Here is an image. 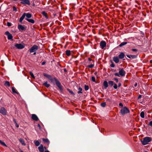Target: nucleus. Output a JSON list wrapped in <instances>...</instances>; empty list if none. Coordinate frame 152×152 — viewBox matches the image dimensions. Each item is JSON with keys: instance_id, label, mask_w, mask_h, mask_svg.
I'll return each mask as SVG.
<instances>
[{"instance_id": "nucleus-1", "label": "nucleus", "mask_w": 152, "mask_h": 152, "mask_svg": "<svg viewBox=\"0 0 152 152\" xmlns=\"http://www.w3.org/2000/svg\"><path fill=\"white\" fill-rule=\"evenodd\" d=\"M151 140V137H146L143 138V140H141V142L143 145H146L149 142H150Z\"/></svg>"}, {"instance_id": "nucleus-2", "label": "nucleus", "mask_w": 152, "mask_h": 152, "mask_svg": "<svg viewBox=\"0 0 152 152\" xmlns=\"http://www.w3.org/2000/svg\"><path fill=\"white\" fill-rule=\"evenodd\" d=\"M120 112L122 115H124L126 113H129V110L126 107H124L121 110Z\"/></svg>"}, {"instance_id": "nucleus-3", "label": "nucleus", "mask_w": 152, "mask_h": 152, "mask_svg": "<svg viewBox=\"0 0 152 152\" xmlns=\"http://www.w3.org/2000/svg\"><path fill=\"white\" fill-rule=\"evenodd\" d=\"M38 46L36 45H33L30 49L29 51L31 53L36 52L38 49Z\"/></svg>"}, {"instance_id": "nucleus-4", "label": "nucleus", "mask_w": 152, "mask_h": 152, "mask_svg": "<svg viewBox=\"0 0 152 152\" xmlns=\"http://www.w3.org/2000/svg\"><path fill=\"white\" fill-rule=\"evenodd\" d=\"M0 113L3 115H6L7 113V110L4 107H2L0 109Z\"/></svg>"}, {"instance_id": "nucleus-5", "label": "nucleus", "mask_w": 152, "mask_h": 152, "mask_svg": "<svg viewBox=\"0 0 152 152\" xmlns=\"http://www.w3.org/2000/svg\"><path fill=\"white\" fill-rule=\"evenodd\" d=\"M15 46L18 49H22L24 48V45L20 43L16 44L15 45Z\"/></svg>"}, {"instance_id": "nucleus-6", "label": "nucleus", "mask_w": 152, "mask_h": 152, "mask_svg": "<svg viewBox=\"0 0 152 152\" xmlns=\"http://www.w3.org/2000/svg\"><path fill=\"white\" fill-rule=\"evenodd\" d=\"M119 74L121 76H124L125 74V72L123 69H119Z\"/></svg>"}, {"instance_id": "nucleus-7", "label": "nucleus", "mask_w": 152, "mask_h": 152, "mask_svg": "<svg viewBox=\"0 0 152 152\" xmlns=\"http://www.w3.org/2000/svg\"><path fill=\"white\" fill-rule=\"evenodd\" d=\"M18 28L20 31L25 30H26V28L24 25H18Z\"/></svg>"}, {"instance_id": "nucleus-8", "label": "nucleus", "mask_w": 152, "mask_h": 152, "mask_svg": "<svg viewBox=\"0 0 152 152\" xmlns=\"http://www.w3.org/2000/svg\"><path fill=\"white\" fill-rule=\"evenodd\" d=\"M106 43L104 41H102L100 43V46L102 49H104V48L106 47Z\"/></svg>"}, {"instance_id": "nucleus-9", "label": "nucleus", "mask_w": 152, "mask_h": 152, "mask_svg": "<svg viewBox=\"0 0 152 152\" xmlns=\"http://www.w3.org/2000/svg\"><path fill=\"white\" fill-rule=\"evenodd\" d=\"M54 80H55V81L56 83L57 86L60 89H61V84L59 82V81H58L55 78H54Z\"/></svg>"}, {"instance_id": "nucleus-10", "label": "nucleus", "mask_w": 152, "mask_h": 152, "mask_svg": "<svg viewBox=\"0 0 152 152\" xmlns=\"http://www.w3.org/2000/svg\"><path fill=\"white\" fill-rule=\"evenodd\" d=\"M31 118L33 120L35 121H37L39 119L37 116L34 114L32 115Z\"/></svg>"}, {"instance_id": "nucleus-11", "label": "nucleus", "mask_w": 152, "mask_h": 152, "mask_svg": "<svg viewBox=\"0 0 152 152\" xmlns=\"http://www.w3.org/2000/svg\"><path fill=\"white\" fill-rule=\"evenodd\" d=\"M38 149L40 152H44V148L42 145H41L40 146L38 147Z\"/></svg>"}, {"instance_id": "nucleus-12", "label": "nucleus", "mask_w": 152, "mask_h": 152, "mask_svg": "<svg viewBox=\"0 0 152 152\" xmlns=\"http://www.w3.org/2000/svg\"><path fill=\"white\" fill-rule=\"evenodd\" d=\"M26 13H24L23 14L22 16L19 19V22L21 23L22 22V21L23 20V19L24 18L25 16V15Z\"/></svg>"}, {"instance_id": "nucleus-13", "label": "nucleus", "mask_w": 152, "mask_h": 152, "mask_svg": "<svg viewBox=\"0 0 152 152\" xmlns=\"http://www.w3.org/2000/svg\"><path fill=\"white\" fill-rule=\"evenodd\" d=\"M113 61L116 63H118L119 62V58L116 56L114 57L113 58Z\"/></svg>"}, {"instance_id": "nucleus-14", "label": "nucleus", "mask_w": 152, "mask_h": 152, "mask_svg": "<svg viewBox=\"0 0 152 152\" xmlns=\"http://www.w3.org/2000/svg\"><path fill=\"white\" fill-rule=\"evenodd\" d=\"M25 19L28 21L32 23H34L35 22L34 20L32 19H29L27 18H26Z\"/></svg>"}, {"instance_id": "nucleus-15", "label": "nucleus", "mask_w": 152, "mask_h": 152, "mask_svg": "<svg viewBox=\"0 0 152 152\" xmlns=\"http://www.w3.org/2000/svg\"><path fill=\"white\" fill-rule=\"evenodd\" d=\"M127 57L129 58H136V56L134 55H127Z\"/></svg>"}, {"instance_id": "nucleus-16", "label": "nucleus", "mask_w": 152, "mask_h": 152, "mask_svg": "<svg viewBox=\"0 0 152 152\" xmlns=\"http://www.w3.org/2000/svg\"><path fill=\"white\" fill-rule=\"evenodd\" d=\"M119 58L121 59H122L124 57V54L123 53H121L118 56Z\"/></svg>"}, {"instance_id": "nucleus-17", "label": "nucleus", "mask_w": 152, "mask_h": 152, "mask_svg": "<svg viewBox=\"0 0 152 152\" xmlns=\"http://www.w3.org/2000/svg\"><path fill=\"white\" fill-rule=\"evenodd\" d=\"M19 140L23 145L24 146L26 145V144L25 143L23 139L20 138Z\"/></svg>"}, {"instance_id": "nucleus-18", "label": "nucleus", "mask_w": 152, "mask_h": 152, "mask_svg": "<svg viewBox=\"0 0 152 152\" xmlns=\"http://www.w3.org/2000/svg\"><path fill=\"white\" fill-rule=\"evenodd\" d=\"M25 16H26V18H31V15L29 13H26Z\"/></svg>"}, {"instance_id": "nucleus-19", "label": "nucleus", "mask_w": 152, "mask_h": 152, "mask_svg": "<svg viewBox=\"0 0 152 152\" xmlns=\"http://www.w3.org/2000/svg\"><path fill=\"white\" fill-rule=\"evenodd\" d=\"M103 86L105 88H107L108 87V83L107 81H105L104 82Z\"/></svg>"}, {"instance_id": "nucleus-20", "label": "nucleus", "mask_w": 152, "mask_h": 152, "mask_svg": "<svg viewBox=\"0 0 152 152\" xmlns=\"http://www.w3.org/2000/svg\"><path fill=\"white\" fill-rule=\"evenodd\" d=\"M42 15L45 17L47 19L48 18V16L47 15V13L45 11H43L42 12Z\"/></svg>"}, {"instance_id": "nucleus-21", "label": "nucleus", "mask_w": 152, "mask_h": 152, "mask_svg": "<svg viewBox=\"0 0 152 152\" xmlns=\"http://www.w3.org/2000/svg\"><path fill=\"white\" fill-rule=\"evenodd\" d=\"M12 38L13 37L11 34L7 36V38L8 39H11L12 40H13Z\"/></svg>"}, {"instance_id": "nucleus-22", "label": "nucleus", "mask_w": 152, "mask_h": 152, "mask_svg": "<svg viewBox=\"0 0 152 152\" xmlns=\"http://www.w3.org/2000/svg\"><path fill=\"white\" fill-rule=\"evenodd\" d=\"M43 141L45 142L46 143L48 144L49 143V141L47 139H42Z\"/></svg>"}, {"instance_id": "nucleus-23", "label": "nucleus", "mask_w": 152, "mask_h": 152, "mask_svg": "<svg viewBox=\"0 0 152 152\" xmlns=\"http://www.w3.org/2000/svg\"><path fill=\"white\" fill-rule=\"evenodd\" d=\"M43 75L44 76L46 77H47L48 78H50L51 77V76L50 75H48L46 73H44L43 74Z\"/></svg>"}, {"instance_id": "nucleus-24", "label": "nucleus", "mask_w": 152, "mask_h": 152, "mask_svg": "<svg viewBox=\"0 0 152 152\" xmlns=\"http://www.w3.org/2000/svg\"><path fill=\"white\" fill-rule=\"evenodd\" d=\"M66 54L67 56H69L70 55V51L69 50H67L66 51Z\"/></svg>"}, {"instance_id": "nucleus-25", "label": "nucleus", "mask_w": 152, "mask_h": 152, "mask_svg": "<svg viewBox=\"0 0 152 152\" xmlns=\"http://www.w3.org/2000/svg\"><path fill=\"white\" fill-rule=\"evenodd\" d=\"M4 85L5 86H7L8 87H9L10 86V82L9 81H6L5 82V83H4Z\"/></svg>"}, {"instance_id": "nucleus-26", "label": "nucleus", "mask_w": 152, "mask_h": 152, "mask_svg": "<svg viewBox=\"0 0 152 152\" xmlns=\"http://www.w3.org/2000/svg\"><path fill=\"white\" fill-rule=\"evenodd\" d=\"M140 116L142 118H143L145 117L144 113V112L142 111L140 113Z\"/></svg>"}, {"instance_id": "nucleus-27", "label": "nucleus", "mask_w": 152, "mask_h": 152, "mask_svg": "<svg viewBox=\"0 0 152 152\" xmlns=\"http://www.w3.org/2000/svg\"><path fill=\"white\" fill-rule=\"evenodd\" d=\"M43 85L47 88L50 86V84H48L47 82H46Z\"/></svg>"}, {"instance_id": "nucleus-28", "label": "nucleus", "mask_w": 152, "mask_h": 152, "mask_svg": "<svg viewBox=\"0 0 152 152\" xmlns=\"http://www.w3.org/2000/svg\"><path fill=\"white\" fill-rule=\"evenodd\" d=\"M0 143H1V144L2 145H3V146H4L5 147H7V145L5 144V143L2 141L1 140H0Z\"/></svg>"}, {"instance_id": "nucleus-29", "label": "nucleus", "mask_w": 152, "mask_h": 152, "mask_svg": "<svg viewBox=\"0 0 152 152\" xmlns=\"http://www.w3.org/2000/svg\"><path fill=\"white\" fill-rule=\"evenodd\" d=\"M108 83L111 86H112L114 84V82L113 81H110L108 82Z\"/></svg>"}, {"instance_id": "nucleus-30", "label": "nucleus", "mask_w": 152, "mask_h": 152, "mask_svg": "<svg viewBox=\"0 0 152 152\" xmlns=\"http://www.w3.org/2000/svg\"><path fill=\"white\" fill-rule=\"evenodd\" d=\"M127 44V42H123L120 44L119 45V47H121L122 46L126 45Z\"/></svg>"}, {"instance_id": "nucleus-31", "label": "nucleus", "mask_w": 152, "mask_h": 152, "mask_svg": "<svg viewBox=\"0 0 152 152\" xmlns=\"http://www.w3.org/2000/svg\"><path fill=\"white\" fill-rule=\"evenodd\" d=\"M78 90H79V91L77 92V93L78 94L82 93V89L80 87L79 88Z\"/></svg>"}, {"instance_id": "nucleus-32", "label": "nucleus", "mask_w": 152, "mask_h": 152, "mask_svg": "<svg viewBox=\"0 0 152 152\" xmlns=\"http://www.w3.org/2000/svg\"><path fill=\"white\" fill-rule=\"evenodd\" d=\"M12 92L13 93H17V92L15 90V88L14 87H12Z\"/></svg>"}, {"instance_id": "nucleus-33", "label": "nucleus", "mask_w": 152, "mask_h": 152, "mask_svg": "<svg viewBox=\"0 0 152 152\" xmlns=\"http://www.w3.org/2000/svg\"><path fill=\"white\" fill-rule=\"evenodd\" d=\"M35 144L37 146H38L40 144V143L38 141H36L35 142Z\"/></svg>"}, {"instance_id": "nucleus-34", "label": "nucleus", "mask_w": 152, "mask_h": 152, "mask_svg": "<svg viewBox=\"0 0 152 152\" xmlns=\"http://www.w3.org/2000/svg\"><path fill=\"white\" fill-rule=\"evenodd\" d=\"M29 73L31 76L33 78H34L35 77L33 74L31 72H29Z\"/></svg>"}, {"instance_id": "nucleus-35", "label": "nucleus", "mask_w": 152, "mask_h": 152, "mask_svg": "<svg viewBox=\"0 0 152 152\" xmlns=\"http://www.w3.org/2000/svg\"><path fill=\"white\" fill-rule=\"evenodd\" d=\"M101 106L103 107H104L106 105V104L105 102L102 103L101 104Z\"/></svg>"}, {"instance_id": "nucleus-36", "label": "nucleus", "mask_w": 152, "mask_h": 152, "mask_svg": "<svg viewBox=\"0 0 152 152\" xmlns=\"http://www.w3.org/2000/svg\"><path fill=\"white\" fill-rule=\"evenodd\" d=\"M85 89L86 90H88L89 89V87L88 86L85 85Z\"/></svg>"}, {"instance_id": "nucleus-37", "label": "nucleus", "mask_w": 152, "mask_h": 152, "mask_svg": "<svg viewBox=\"0 0 152 152\" xmlns=\"http://www.w3.org/2000/svg\"><path fill=\"white\" fill-rule=\"evenodd\" d=\"M91 80L93 82H95V77H94V76H92L91 77Z\"/></svg>"}, {"instance_id": "nucleus-38", "label": "nucleus", "mask_w": 152, "mask_h": 152, "mask_svg": "<svg viewBox=\"0 0 152 152\" xmlns=\"http://www.w3.org/2000/svg\"><path fill=\"white\" fill-rule=\"evenodd\" d=\"M94 66V65L93 64H91L88 66V67L90 68H92Z\"/></svg>"}, {"instance_id": "nucleus-39", "label": "nucleus", "mask_w": 152, "mask_h": 152, "mask_svg": "<svg viewBox=\"0 0 152 152\" xmlns=\"http://www.w3.org/2000/svg\"><path fill=\"white\" fill-rule=\"evenodd\" d=\"M5 34L8 36L10 34H11L8 31H7L5 32Z\"/></svg>"}, {"instance_id": "nucleus-40", "label": "nucleus", "mask_w": 152, "mask_h": 152, "mask_svg": "<svg viewBox=\"0 0 152 152\" xmlns=\"http://www.w3.org/2000/svg\"><path fill=\"white\" fill-rule=\"evenodd\" d=\"M13 11H17V9L15 7V6H14L13 7Z\"/></svg>"}, {"instance_id": "nucleus-41", "label": "nucleus", "mask_w": 152, "mask_h": 152, "mask_svg": "<svg viewBox=\"0 0 152 152\" xmlns=\"http://www.w3.org/2000/svg\"><path fill=\"white\" fill-rule=\"evenodd\" d=\"M113 88L114 89H116L117 88V85L116 84H114V85L113 86Z\"/></svg>"}, {"instance_id": "nucleus-42", "label": "nucleus", "mask_w": 152, "mask_h": 152, "mask_svg": "<svg viewBox=\"0 0 152 152\" xmlns=\"http://www.w3.org/2000/svg\"><path fill=\"white\" fill-rule=\"evenodd\" d=\"M12 23H11L7 22V26H11Z\"/></svg>"}, {"instance_id": "nucleus-43", "label": "nucleus", "mask_w": 152, "mask_h": 152, "mask_svg": "<svg viewBox=\"0 0 152 152\" xmlns=\"http://www.w3.org/2000/svg\"><path fill=\"white\" fill-rule=\"evenodd\" d=\"M114 75H115V76H117L118 77H119L120 76H119V74L117 73H115L114 74Z\"/></svg>"}, {"instance_id": "nucleus-44", "label": "nucleus", "mask_w": 152, "mask_h": 152, "mask_svg": "<svg viewBox=\"0 0 152 152\" xmlns=\"http://www.w3.org/2000/svg\"><path fill=\"white\" fill-rule=\"evenodd\" d=\"M149 125L152 127V121L149 122Z\"/></svg>"}, {"instance_id": "nucleus-45", "label": "nucleus", "mask_w": 152, "mask_h": 152, "mask_svg": "<svg viewBox=\"0 0 152 152\" xmlns=\"http://www.w3.org/2000/svg\"><path fill=\"white\" fill-rule=\"evenodd\" d=\"M132 50L133 51L136 52V51H137V49H132Z\"/></svg>"}, {"instance_id": "nucleus-46", "label": "nucleus", "mask_w": 152, "mask_h": 152, "mask_svg": "<svg viewBox=\"0 0 152 152\" xmlns=\"http://www.w3.org/2000/svg\"><path fill=\"white\" fill-rule=\"evenodd\" d=\"M114 80L116 81V82L117 83L118 81V80L117 78H115L114 79Z\"/></svg>"}, {"instance_id": "nucleus-47", "label": "nucleus", "mask_w": 152, "mask_h": 152, "mask_svg": "<svg viewBox=\"0 0 152 152\" xmlns=\"http://www.w3.org/2000/svg\"><path fill=\"white\" fill-rule=\"evenodd\" d=\"M119 105L120 106H121L122 107L123 106V104L121 103H120L119 104Z\"/></svg>"}, {"instance_id": "nucleus-48", "label": "nucleus", "mask_w": 152, "mask_h": 152, "mask_svg": "<svg viewBox=\"0 0 152 152\" xmlns=\"http://www.w3.org/2000/svg\"><path fill=\"white\" fill-rule=\"evenodd\" d=\"M15 126L18 128V127H19V125L17 124V123H15Z\"/></svg>"}, {"instance_id": "nucleus-49", "label": "nucleus", "mask_w": 152, "mask_h": 152, "mask_svg": "<svg viewBox=\"0 0 152 152\" xmlns=\"http://www.w3.org/2000/svg\"><path fill=\"white\" fill-rule=\"evenodd\" d=\"M112 67H114L115 66V65L114 64H111L110 65Z\"/></svg>"}, {"instance_id": "nucleus-50", "label": "nucleus", "mask_w": 152, "mask_h": 152, "mask_svg": "<svg viewBox=\"0 0 152 152\" xmlns=\"http://www.w3.org/2000/svg\"><path fill=\"white\" fill-rule=\"evenodd\" d=\"M141 97H142V95H140L138 97V99H140L141 98Z\"/></svg>"}, {"instance_id": "nucleus-51", "label": "nucleus", "mask_w": 152, "mask_h": 152, "mask_svg": "<svg viewBox=\"0 0 152 152\" xmlns=\"http://www.w3.org/2000/svg\"><path fill=\"white\" fill-rule=\"evenodd\" d=\"M45 64V61H44V62H43L42 63V65H44Z\"/></svg>"}, {"instance_id": "nucleus-52", "label": "nucleus", "mask_w": 152, "mask_h": 152, "mask_svg": "<svg viewBox=\"0 0 152 152\" xmlns=\"http://www.w3.org/2000/svg\"><path fill=\"white\" fill-rule=\"evenodd\" d=\"M69 91L72 94H74V93L72 91Z\"/></svg>"}, {"instance_id": "nucleus-53", "label": "nucleus", "mask_w": 152, "mask_h": 152, "mask_svg": "<svg viewBox=\"0 0 152 152\" xmlns=\"http://www.w3.org/2000/svg\"><path fill=\"white\" fill-rule=\"evenodd\" d=\"M88 60L90 61H91V60H92L90 58H88Z\"/></svg>"}, {"instance_id": "nucleus-54", "label": "nucleus", "mask_w": 152, "mask_h": 152, "mask_svg": "<svg viewBox=\"0 0 152 152\" xmlns=\"http://www.w3.org/2000/svg\"><path fill=\"white\" fill-rule=\"evenodd\" d=\"M134 86L135 87H137V83H135V84H134Z\"/></svg>"}, {"instance_id": "nucleus-55", "label": "nucleus", "mask_w": 152, "mask_h": 152, "mask_svg": "<svg viewBox=\"0 0 152 152\" xmlns=\"http://www.w3.org/2000/svg\"><path fill=\"white\" fill-rule=\"evenodd\" d=\"M13 121L15 123H17L15 120V119H13Z\"/></svg>"}, {"instance_id": "nucleus-56", "label": "nucleus", "mask_w": 152, "mask_h": 152, "mask_svg": "<svg viewBox=\"0 0 152 152\" xmlns=\"http://www.w3.org/2000/svg\"><path fill=\"white\" fill-rule=\"evenodd\" d=\"M121 84L120 83H119L118 84V87H120L121 86Z\"/></svg>"}, {"instance_id": "nucleus-57", "label": "nucleus", "mask_w": 152, "mask_h": 152, "mask_svg": "<svg viewBox=\"0 0 152 152\" xmlns=\"http://www.w3.org/2000/svg\"><path fill=\"white\" fill-rule=\"evenodd\" d=\"M150 62L151 63H152V60H151L150 61Z\"/></svg>"}, {"instance_id": "nucleus-58", "label": "nucleus", "mask_w": 152, "mask_h": 152, "mask_svg": "<svg viewBox=\"0 0 152 152\" xmlns=\"http://www.w3.org/2000/svg\"><path fill=\"white\" fill-rule=\"evenodd\" d=\"M44 152H50L48 151H46Z\"/></svg>"}, {"instance_id": "nucleus-59", "label": "nucleus", "mask_w": 152, "mask_h": 152, "mask_svg": "<svg viewBox=\"0 0 152 152\" xmlns=\"http://www.w3.org/2000/svg\"><path fill=\"white\" fill-rule=\"evenodd\" d=\"M34 52V53L33 54L34 55H35L36 54V52Z\"/></svg>"}, {"instance_id": "nucleus-60", "label": "nucleus", "mask_w": 152, "mask_h": 152, "mask_svg": "<svg viewBox=\"0 0 152 152\" xmlns=\"http://www.w3.org/2000/svg\"><path fill=\"white\" fill-rule=\"evenodd\" d=\"M38 126L39 127H40V125H39V124H38Z\"/></svg>"}, {"instance_id": "nucleus-61", "label": "nucleus", "mask_w": 152, "mask_h": 152, "mask_svg": "<svg viewBox=\"0 0 152 152\" xmlns=\"http://www.w3.org/2000/svg\"><path fill=\"white\" fill-rule=\"evenodd\" d=\"M44 148H45V149H46V148L45 147H44Z\"/></svg>"}, {"instance_id": "nucleus-62", "label": "nucleus", "mask_w": 152, "mask_h": 152, "mask_svg": "<svg viewBox=\"0 0 152 152\" xmlns=\"http://www.w3.org/2000/svg\"><path fill=\"white\" fill-rule=\"evenodd\" d=\"M96 74H97V73H96V72H95V75H96Z\"/></svg>"}, {"instance_id": "nucleus-63", "label": "nucleus", "mask_w": 152, "mask_h": 152, "mask_svg": "<svg viewBox=\"0 0 152 152\" xmlns=\"http://www.w3.org/2000/svg\"><path fill=\"white\" fill-rule=\"evenodd\" d=\"M20 152H23L22 151H21Z\"/></svg>"}, {"instance_id": "nucleus-64", "label": "nucleus", "mask_w": 152, "mask_h": 152, "mask_svg": "<svg viewBox=\"0 0 152 152\" xmlns=\"http://www.w3.org/2000/svg\"><path fill=\"white\" fill-rule=\"evenodd\" d=\"M145 152H148L147 151H145Z\"/></svg>"}]
</instances>
